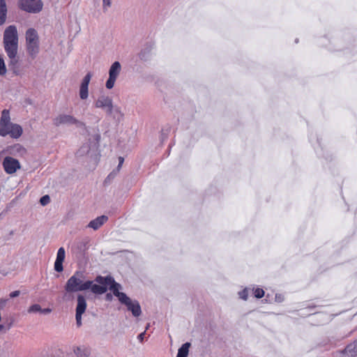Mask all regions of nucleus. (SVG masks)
<instances>
[{
	"label": "nucleus",
	"instance_id": "nucleus-1",
	"mask_svg": "<svg viewBox=\"0 0 357 357\" xmlns=\"http://www.w3.org/2000/svg\"><path fill=\"white\" fill-rule=\"evenodd\" d=\"M84 275L82 271H76L66 282L64 287V298L70 299V294L89 289V280H84Z\"/></svg>",
	"mask_w": 357,
	"mask_h": 357
},
{
	"label": "nucleus",
	"instance_id": "nucleus-2",
	"mask_svg": "<svg viewBox=\"0 0 357 357\" xmlns=\"http://www.w3.org/2000/svg\"><path fill=\"white\" fill-rule=\"evenodd\" d=\"M27 51L32 56H36L39 50L38 36L33 29H29L26 32Z\"/></svg>",
	"mask_w": 357,
	"mask_h": 357
},
{
	"label": "nucleus",
	"instance_id": "nucleus-3",
	"mask_svg": "<svg viewBox=\"0 0 357 357\" xmlns=\"http://www.w3.org/2000/svg\"><path fill=\"white\" fill-rule=\"evenodd\" d=\"M53 121L56 126H59L61 125H75L77 128L85 127L84 123L77 120L73 116L70 114H59L54 119Z\"/></svg>",
	"mask_w": 357,
	"mask_h": 357
},
{
	"label": "nucleus",
	"instance_id": "nucleus-4",
	"mask_svg": "<svg viewBox=\"0 0 357 357\" xmlns=\"http://www.w3.org/2000/svg\"><path fill=\"white\" fill-rule=\"evenodd\" d=\"M20 8L30 13H39L43 6L41 0H20Z\"/></svg>",
	"mask_w": 357,
	"mask_h": 357
},
{
	"label": "nucleus",
	"instance_id": "nucleus-5",
	"mask_svg": "<svg viewBox=\"0 0 357 357\" xmlns=\"http://www.w3.org/2000/svg\"><path fill=\"white\" fill-rule=\"evenodd\" d=\"M121 70V66L119 61L114 62L109 70V78L106 82L105 86L107 89H112L115 84V82L120 75Z\"/></svg>",
	"mask_w": 357,
	"mask_h": 357
},
{
	"label": "nucleus",
	"instance_id": "nucleus-6",
	"mask_svg": "<svg viewBox=\"0 0 357 357\" xmlns=\"http://www.w3.org/2000/svg\"><path fill=\"white\" fill-rule=\"evenodd\" d=\"M77 302L75 319L77 325L79 326L82 325V316L86 311L87 304L85 297L82 294L77 295Z\"/></svg>",
	"mask_w": 357,
	"mask_h": 357
},
{
	"label": "nucleus",
	"instance_id": "nucleus-7",
	"mask_svg": "<svg viewBox=\"0 0 357 357\" xmlns=\"http://www.w3.org/2000/svg\"><path fill=\"white\" fill-rule=\"evenodd\" d=\"M112 105V99L105 95H100L94 102L95 107L105 110L107 114L111 112Z\"/></svg>",
	"mask_w": 357,
	"mask_h": 357
},
{
	"label": "nucleus",
	"instance_id": "nucleus-8",
	"mask_svg": "<svg viewBox=\"0 0 357 357\" xmlns=\"http://www.w3.org/2000/svg\"><path fill=\"white\" fill-rule=\"evenodd\" d=\"M3 167L7 174H12L20 168V164L17 159L7 156L3 159Z\"/></svg>",
	"mask_w": 357,
	"mask_h": 357
},
{
	"label": "nucleus",
	"instance_id": "nucleus-9",
	"mask_svg": "<svg viewBox=\"0 0 357 357\" xmlns=\"http://www.w3.org/2000/svg\"><path fill=\"white\" fill-rule=\"evenodd\" d=\"M121 304L125 305L127 307L128 310L132 312V314L138 317L142 314V309L139 302L136 300H132L130 297H127Z\"/></svg>",
	"mask_w": 357,
	"mask_h": 357
},
{
	"label": "nucleus",
	"instance_id": "nucleus-10",
	"mask_svg": "<svg viewBox=\"0 0 357 357\" xmlns=\"http://www.w3.org/2000/svg\"><path fill=\"white\" fill-rule=\"evenodd\" d=\"M91 77L92 74L89 72L82 80L79 89V96L81 100H86L89 97V84Z\"/></svg>",
	"mask_w": 357,
	"mask_h": 357
},
{
	"label": "nucleus",
	"instance_id": "nucleus-11",
	"mask_svg": "<svg viewBox=\"0 0 357 357\" xmlns=\"http://www.w3.org/2000/svg\"><path fill=\"white\" fill-rule=\"evenodd\" d=\"M17 32L15 26H9L4 32L3 36V43L6 44H11V43H17Z\"/></svg>",
	"mask_w": 357,
	"mask_h": 357
},
{
	"label": "nucleus",
	"instance_id": "nucleus-12",
	"mask_svg": "<svg viewBox=\"0 0 357 357\" xmlns=\"http://www.w3.org/2000/svg\"><path fill=\"white\" fill-rule=\"evenodd\" d=\"M66 257V251L65 249L61 247L58 250L56 254V261L54 262V270L56 272H61L63 270V262L65 259Z\"/></svg>",
	"mask_w": 357,
	"mask_h": 357
},
{
	"label": "nucleus",
	"instance_id": "nucleus-13",
	"mask_svg": "<svg viewBox=\"0 0 357 357\" xmlns=\"http://www.w3.org/2000/svg\"><path fill=\"white\" fill-rule=\"evenodd\" d=\"M341 357H355L357 356V340L348 344L347 347L340 351Z\"/></svg>",
	"mask_w": 357,
	"mask_h": 357
},
{
	"label": "nucleus",
	"instance_id": "nucleus-14",
	"mask_svg": "<svg viewBox=\"0 0 357 357\" xmlns=\"http://www.w3.org/2000/svg\"><path fill=\"white\" fill-rule=\"evenodd\" d=\"M121 288V285L115 281L114 282H112L109 286V289L112 291L113 294L118 298L121 303L128 297L125 293L120 291Z\"/></svg>",
	"mask_w": 357,
	"mask_h": 357
},
{
	"label": "nucleus",
	"instance_id": "nucleus-15",
	"mask_svg": "<svg viewBox=\"0 0 357 357\" xmlns=\"http://www.w3.org/2000/svg\"><path fill=\"white\" fill-rule=\"evenodd\" d=\"M4 47L11 63H15L17 61L15 57L17 52V43L6 44Z\"/></svg>",
	"mask_w": 357,
	"mask_h": 357
},
{
	"label": "nucleus",
	"instance_id": "nucleus-16",
	"mask_svg": "<svg viewBox=\"0 0 357 357\" xmlns=\"http://www.w3.org/2000/svg\"><path fill=\"white\" fill-rule=\"evenodd\" d=\"M108 220V217L106 215H100L96 219L89 222L87 227L92 228L94 230L98 229L102 225H104Z\"/></svg>",
	"mask_w": 357,
	"mask_h": 357
},
{
	"label": "nucleus",
	"instance_id": "nucleus-17",
	"mask_svg": "<svg viewBox=\"0 0 357 357\" xmlns=\"http://www.w3.org/2000/svg\"><path fill=\"white\" fill-rule=\"evenodd\" d=\"M9 126L10 127L9 135L11 137L18 138L22 135V128L20 125L11 123Z\"/></svg>",
	"mask_w": 357,
	"mask_h": 357
},
{
	"label": "nucleus",
	"instance_id": "nucleus-18",
	"mask_svg": "<svg viewBox=\"0 0 357 357\" xmlns=\"http://www.w3.org/2000/svg\"><path fill=\"white\" fill-rule=\"evenodd\" d=\"M91 285L89 289L95 294H103L107 290V287L102 286L100 284H93V281L89 280Z\"/></svg>",
	"mask_w": 357,
	"mask_h": 357
},
{
	"label": "nucleus",
	"instance_id": "nucleus-19",
	"mask_svg": "<svg viewBox=\"0 0 357 357\" xmlns=\"http://www.w3.org/2000/svg\"><path fill=\"white\" fill-rule=\"evenodd\" d=\"M95 281L98 284L105 287L110 286L112 282H114V278L109 275L106 277L101 275L97 276L95 279Z\"/></svg>",
	"mask_w": 357,
	"mask_h": 357
},
{
	"label": "nucleus",
	"instance_id": "nucleus-20",
	"mask_svg": "<svg viewBox=\"0 0 357 357\" xmlns=\"http://www.w3.org/2000/svg\"><path fill=\"white\" fill-rule=\"evenodd\" d=\"M11 123L10 121V114L9 111L7 109H4L2 112L1 117L0 119V131L1 132H4L3 130V126H5V123Z\"/></svg>",
	"mask_w": 357,
	"mask_h": 357
},
{
	"label": "nucleus",
	"instance_id": "nucleus-21",
	"mask_svg": "<svg viewBox=\"0 0 357 357\" xmlns=\"http://www.w3.org/2000/svg\"><path fill=\"white\" fill-rule=\"evenodd\" d=\"M107 115L112 116L114 119H117V120L120 121L123 116V114L121 112V108L116 105H112V109L110 113H108Z\"/></svg>",
	"mask_w": 357,
	"mask_h": 357
},
{
	"label": "nucleus",
	"instance_id": "nucleus-22",
	"mask_svg": "<svg viewBox=\"0 0 357 357\" xmlns=\"http://www.w3.org/2000/svg\"><path fill=\"white\" fill-rule=\"evenodd\" d=\"M6 6L4 0H0V25L3 24L6 17Z\"/></svg>",
	"mask_w": 357,
	"mask_h": 357
},
{
	"label": "nucleus",
	"instance_id": "nucleus-23",
	"mask_svg": "<svg viewBox=\"0 0 357 357\" xmlns=\"http://www.w3.org/2000/svg\"><path fill=\"white\" fill-rule=\"evenodd\" d=\"M190 343L186 342L183 344L178 350L176 357H187L189 351Z\"/></svg>",
	"mask_w": 357,
	"mask_h": 357
},
{
	"label": "nucleus",
	"instance_id": "nucleus-24",
	"mask_svg": "<svg viewBox=\"0 0 357 357\" xmlns=\"http://www.w3.org/2000/svg\"><path fill=\"white\" fill-rule=\"evenodd\" d=\"M90 147L89 144H86L83 145L77 152V154L79 156H83L85 154H87L89 152Z\"/></svg>",
	"mask_w": 357,
	"mask_h": 357
},
{
	"label": "nucleus",
	"instance_id": "nucleus-25",
	"mask_svg": "<svg viewBox=\"0 0 357 357\" xmlns=\"http://www.w3.org/2000/svg\"><path fill=\"white\" fill-rule=\"evenodd\" d=\"M10 125H11V123H5V126H3V130L4 132H1L0 131V135L1 136L5 137V136L9 135L10 130V127L9 126Z\"/></svg>",
	"mask_w": 357,
	"mask_h": 357
},
{
	"label": "nucleus",
	"instance_id": "nucleus-26",
	"mask_svg": "<svg viewBox=\"0 0 357 357\" xmlns=\"http://www.w3.org/2000/svg\"><path fill=\"white\" fill-rule=\"evenodd\" d=\"M238 296H239L240 298H241L244 301H247L248 298V289L245 288L242 291H239Z\"/></svg>",
	"mask_w": 357,
	"mask_h": 357
},
{
	"label": "nucleus",
	"instance_id": "nucleus-27",
	"mask_svg": "<svg viewBox=\"0 0 357 357\" xmlns=\"http://www.w3.org/2000/svg\"><path fill=\"white\" fill-rule=\"evenodd\" d=\"M41 310V307L40 306V305L38 304H34V305H32L29 309H28V312L29 313H33V312H40Z\"/></svg>",
	"mask_w": 357,
	"mask_h": 357
},
{
	"label": "nucleus",
	"instance_id": "nucleus-28",
	"mask_svg": "<svg viewBox=\"0 0 357 357\" xmlns=\"http://www.w3.org/2000/svg\"><path fill=\"white\" fill-rule=\"evenodd\" d=\"M254 294L257 298H261L264 296V291L262 289L257 288L254 289Z\"/></svg>",
	"mask_w": 357,
	"mask_h": 357
},
{
	"label": "nucleus",
	"instance_id": "nucleus-29",
	"mask_svg": "<svg viewBox=\"0 0 357 357\" xmlns=\"http://www.w3.org/2000/svg\"><path fill=\"white\" fill-rule=\"evenodd\" d=\"M6 73V68L4 61L0 57V75H3Z\"/></svg>",
	"mask_w": 357,
	"mask_h": 357
},
{
	"label": "nucleus",
	"instance_id": "nucleus-30",
	"mask_svg": "<svg viewBox=\"0 0 357 357\" xmlns=\"http://www.w3.org/2000/svg\"><path fill=\"white\" fill-rule=\"evenodd\" d=\"M50 202V197L49 195H44L40 199V203L43 206L48 204Z\"/></svg>",
	"mask_w": 357,
	"mask_h": 357
},
{
	"label": "nucleus",
	"instance_id": "nucleus-31",
	"mask_svg": "<svg viewBox=\"0 0 357 357\" xmlns=\"http://www.w3.org/2000/svg\"><path fill=\"white\" fill-rule=\"evenodd\" d=\"M103 10H107L111 6V0H102Z\"/></svg>",
	"mask_w": 357,
	"mask_h": 357
},
{
	"label": "nucleus",
	"instance_id": "nucleus-32",
	"mask_svg": "<svg viewBox=\"0 0 357 357\" xmlns=\"http://www.w3.org/2000/svg\"><path fill=\"white\" fill-rule=\"evenodd\" d=\"M12 326V323H10L7 326H5L4 325H0V331H3V333L7 332L10 330V328Z\"/></svg>",
	"mask_w": 357,
	"mask_h": 357
},
{
	"label": "nucleus",
	"instance_id": "nucleus-33",
	"mask_svg": "<svg viewBox=\"0 0 357 357\" xmlns=\"http://www.w3.org/2000/svg\"><path fill=\"white\" fill-rule=\"evenodd\" d=\"M74 352H75V354L78 357H82V354H81V352H82V349H81V347H77L75 348V349H74Z\"/></svg>",
	"mask_w": 357,
	"mask_h": 357
},
{
	"label": "nucleus",
	"instance_id": "nucleus-34",
	"mask_svg": "<svg viewBox=\"0 0 357 357\" xmlns=\"http://www.w3.org/2000/svg\"><path fill=\"white\" fill-rule=\"evenodd\" d=\"M284 301V296L281 294H276L275 295V301L278 303H281Z\"/></svg>",
	"mask_w": 357,
	"mask_h": 357
},
{
	"label": "nucleus",
	"instance_id": "nucleus-35",
	"mask_svg": "<svg viewBox=\"0 0 357 357\" xmlns=\"http://www.w3.org/2000/svg\"><path fill=\"white\" fill-rule=\"evenodd\" d=\"M8 299H0V310L3 309L8 302Z\"/></svg>",
	"mask_w": 357,
	"mask_h": 357
},
{
	"label": "nucleus",
	"instance_id": "nucleus-36",
	"mask_svg": "<svg viewBox=\"0 0 357 357\" xmlns=\"http://www.w3.org/2000/svg\"><path fill=\"white\" fill-rule=\"evenodd\" d=\"M20 294V291L17 290V291H14L11 292L9 296L10 298H15V297L18 296Z\"/></svg>",
	"mask_w": 357,
	"mask_h": 357
},
{
	"label": "nucleus",
	"instance_id": "nucleus-37",
	"mask_svg": "<svg viewBox=\"0 0 357 357\" xmlns=\"http://www.w3.org/2000/svg\"><path fill=\"white\" fill-rule=\"evenodd\" d=\"M145 333H146V331H144L143 333H140V334L137 336V339L139 340V341L140 342H142L144 341V338Z\"/></svg>",
	"mask_w": 357,
	"mask_h": 357
},
{
	"label": "nucleus",
	"instance_id": "nucleus-38",
	"mask_svg": "<svg viewBox=\"0 0 357 357\" xmlns=\"http://www.w3.org/2000/svg\"><path fill=\"white\" fill-rule=\"evenodd\" d=\"M123 161H124L123 158H122V157H119V165H118V167H117V171H118V172H119V169H121V165H122V164L123 163Z\"/></svg>",
	"mask_w": 357,
	"mask_h": 357
},
{
	"label": "nucleus",
	"instance_id": "nucleus-39",
	"mask_svg": "<svg viewBox=\"0 0 357 357\" xmlns=\"http://www.w3.org/2000/svg\"><path fill=\"white\" fill-rule=\"evenodd\" d=\"M51 312H52V310L50 308H45V309L41 308V310L40 312L43 313V314H49Z\"/></svg>",
	"mask_w": 357,
	"mask_h": 357
},
{
	"label": "nucleus",
	"instance_id": "nucleus-40",
	"mask_svg": "<svg viewBox=\"0 0 357 357\" xmlns=\"http://www.w3.org/2000/svg\"><path fill=\"white\" fill-rule=\"evenodd\" d=\"M105 299L108 301H111L112 300V295L109 293L107 294L105 296Z\"/></svg>",
	"mask_w": 357,
	"mask_h": 357
},
{
	"label": "nucleus",
	"instance_id": "nucleus-41",
	"mask_svg": "<svg viewBox=\"0 0 357 357\" xmlns=\"http://www.w3.org/2000/svg\"><path fill=\"white\" fill-rule=\"evenodd\" d=\"M139 57L143 59L145 58V55L144 54V53L142 52L139 53Z\"/></svg>",
	"mask_w": 357,
	"mask_h": 357
},
{
	"label": "nucleus",
	"instance_id": "nucleus-42",
	"mask_svg": "<svg viewBox=\"0 0 357 357\" xmlns=\"http://www.w3.org/2000/svg\"><path fill=\"white\" fill-rule=\"evenodd\" d=\"M115 176V174H113V172H112L111 174H109L107 176V178H109L110 177H114Z\"/></svg>",
	"mask_w": 357,
	"mask_h": 357
},
{
	"label": "nucleus",
	"instance_id": "nucleus-43",
	"mask_svg": "<svg viewBox=\"0 0 357 357\" xmlns=\"http://www.w3.org/2000/svg\"><path fill=\"white\" fill-rule=\"evenodd\" d=\"M100 137V136L99 135H96V141H97V142H98V141H99Z\"/></svg>",
	"mask_w": 357,
	"mask_h": 357
},
{
	"label": "nucleus",
	"instance_id": "nucleus-44",
	"mask_svg": "<svg viewBox=\"0 0 357 357\" xmlns=\"http://www.w3.org/2000/svg\"><path fill=\"white\" fill-rule=\"evenodd\" d=\"M149 328V324H147V326H146L145 331H146V330H148Z\"/></svg>",
	"mask_w": 357,
	"mask_h": 357
}]
</instances>
